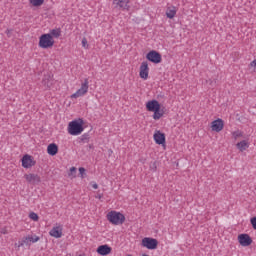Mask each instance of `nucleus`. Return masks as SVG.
<instances>
[{
  "instance_id": "obj_14",
  "label": "nucleus",
  "mask_w": 256,
  "mask_h": 256,
  "mask_svg": "<svg viewBox=\"0 0 256 256\" xmlns=\"http://www.w3.org/2000/svg\"><path fill=\"white\" fill-rule=\"evenodd\" d=\"M51 237H55V239H60L63 237V228L61 226H55L50 230Z\"/></svg>"
},
{
  "instance_id": "obj_31",
  "label": "nucleus",
  "mask_w": 256,
  "mask_h": 256,
  "mask_svg": "<svg viewBox=\"0 0 256 256\" xmlns=\"http://www.w3.org/2000/svg\"><path fill=\"white\" fill-rule=\"evenodd\" d=\"M75 173H77V168L71 167V168H70V173H69L68 175H69V177H71V175H72L73 177H75Z\"/></svg>"
},
{
  "instance_id": "obj_32",
  "label": "nucleus",
  "mask_w": 256,
  "mask_h": 256,
  "mask_svg": "<svg viewBox=\"0 0 256 256\" xmlns=\"http://www.w3.org/2000/svg\"><path fill=\"white\" fill-rule=\"evenodd\" d=\"M82 47H84V49H88L89 48V44H87V38H83L82 39Z\"/></svg>"
},
{
  "instance_id": "obj_11",
  "label": "nucleus",
  "mask_w": 256,
  "mask_h": 256,
  "mask_svg": "<svg viewBox=\"0 0 256 256\" xmlns=\"http://www.w3.org/2000/svg\"><path fill=\"white\" fill-rule=\"evenodd\" d=\"M224 125L225 124L223 122V119L218 118L217 120H214L212 122L211 129H212V131H216V133H219V132L223 131Z\"/></svg>"
},
{
  "instance_id": "obj_9",
  "label": "nucleus",
  "mask_w": 256,
  "mask_h": 256,
  "mask_svg": "<svg viewBox=\"0 0 256 256\" xmlns=\"http://www.w3.org/2000/svg\"><path fill=\"white\" fill-rule=\"evenodd\" d=\"M35 165V160H33V157L26 154L23 156L22 158V167H24V169H31V167H34Z\"/></svg>"
},
{
  "instance_id": "obj_26",
  "label": "nucleus",
  "mask_w": 256,
  "mask_h": 256,
  "mask_svg": "<svg viewBox=\"0 0 256 256\" xmlns=\"http://www.w3.org/2000/svg\"><path fill=\"white\" fill-rule=\"evenodd\" d=\"M30 3L33 7H41L45 3V0H30Z\"/></svg>"
},
{
  "instance_id": "obj_27",
  "label": "nucleus",
  "mask_w": 256,
  "mask_h": 256,
  "mask_svg": "<svg viewBox=\"0 0 256 256\" xmlns=\"http://www.w3.org/2000/svg\"><path fill=\"white\" fill-rule=\"evenodd\" d=\"M232 137L237 140L239 137H243V132L240 130L232 132Z\"/></svg>"
},
{
  "instance_id": "obj_36",
  "label": "nucleus",
  "mask_w": 256,
  "mask_h": 256,
  "mask_svg": "<svg viewBox=\"0 0 256 256\" xmlns=\"http://www.w3.org/2000/svg\"><path fill=\"white\" fill-rule=\"evenodd\" d=\"M101 197H103V194H98V196H96L97 199H101Z\"/></svg>"
},
{
  "instance_id": "obj_28",
  "label": "nucleus",
  "mask_w": 256,
  "mask_h": 256,
  "mask_svg": "<svg viewBox=\"0 0 256 256\" xmlns=\"http://www.w3.org/2000/svg\"><path fill=\"white\" fill-rule=\"evenodd\" d=\"M29 217H30V219H32V221H39V215H37V213H35V212H31L29 214Z\"/></svg>"
},
{
  "instance_id": "obj_13",
  "label": "nucleus",
  "mask_w": 256,
  "mask_h": 256,
  "mask_svg": "<svg viewBox=\"0 0 256 256\" xmlns=\"http://www.w3.org/2000/svg\"><path fill=\"white\" fill-rule=\"evenodd\" d=\"M24 179H26L28 183H32V185H37V183H41V177H39V175L37 174H26L24 175Z\"/></svg>"
},
{
  "instance_id": "obj_30",
  "label": "nucleus",
  "mask_w": 256,
  "mask_h": 256,
  "mask_svg": "<svg viewBox=\"0 0 256 256\" xmlns=\"http://www.w3.org/2000/svg\"><path fill=\"white\" fill-rule=\"evenodd\" d=\"M79 173H80V175H81V179H85V176L87 175V174L85 173V168L80 167V168H79Z\"/></svg>"
},
{
  "instance_id": "obj_22",
  "label": "nucleus",
  "mask_w": 256,
  "mask_h": 256,
  "mask_svg": "<svg viewBox=\"0 0 256 256\" xmlns=\"http://www.w3.org/2000/svg\"><path fill=\"white\" fill-rule=\"evenodd\" d=\"M90 139H91V136L89 135V133H85L81 137L78 138V143L80 145H85V143H89Z\"/></svg>"
},
{
  "instance_id": "obj_20",
  "label": "nucleus",
  "mask_w": 256,
  "mask_h": 256,
  "mask_svg": "<svg viewBox=\"0 0 256 256\" xmlns=\"http://www.w3.org/2000/svg\"><path fill=\"white\" fill-rule=\"evenodd\" d=\"M236 147L241 152L247 151V149H249V142H247V140H242L236 144Z\"/></svg>"
},
{
  "instance_id": "obj_5",
  "label": "nucleus",
  "mask_w": 256,
  "mask_h": 256,
  "mask_svg": "<svg viewBox=\"0 0 256 256\" xmlns=\"http://www.w3.org/2000/svg\"><path fill=\"white\" fill-rule=\"evenodd\" d=\"M158 245H159V241H157V239L149 238V237L142 239V247H146V249H150V250L157 249Z\"/></svg>"
},
{
  "instance_id": "obj_37",
  "label": "nucleus",
  "mask_w": 256,
  "mask_h": 256,
  "mask_svg": "<svg viewBox=\"0 0 256 256\" xmlns=\"http://www.w3.org/2000/svg\"><path fill=\"white\" fill-rule=\"evenodd\" d=\"M89 149H93V145H89Z\"/></svg>"
},
{
  "instance_id": "obj_35",
  "label": "nucleus",
  "mask_w": 256,
  "mask_h": 256,
  "mask_svg": "<svg viewBox=\"0 0 256 256\" xmlns=\"http://www.w3.org/2000/svg\"><path fill=\"white\" fill-rule=\"evenodd\" d=\"M92 187H93V189H99V185H97V183H94V184L92 185Z\"/></svg>"
},
{
  "instance_id": "obj_23",
  "label": "nucleus",
  "mask_w": 256,
  "mask_h": 256,
  "mask_svg": "<svg viewBox=\"0 0 256 256\" xmlns=\"http://www.w3.org/2000/svg\"><path fill=\"white\" fill-rule=\"evenodd\" d=\"M27 246V245H31V243L29 242V238L23 237L22 240H20L18 243L15 244L16 247H23V246Z\"/></svg>"
},
{
  "instance_id": "obj_25",
  "label": "nucleus",
  "mask_w": 256,
  "mask_h": 256,
  "mask_svg": "<svg viewBox=\"0 0 256 256\" xmlns=\"http://www.w3.org/2000/svg\"><path fill=\"white\" fill-rule=\"evenodd\" d=\"M26 237L28 238V242L30 243V245L31 243H37V241H39L40 239L37 235H28Z\"/></svg>"
},
{
  "instance_id": "obj_4",
  "label": "nucleus",
  "mask_w": 256,
  "mask_h": 256,
  "mask_svg": "<svg viewBox=\"0 0 256 256\" xmlns=\"http://www.w3.org/2000/svg\"><path fill=\"white\" fill-rule=\"evenodd\" d=\"M89 91V80L85 79L84 83H82L81 88L78 89L74 94L71 95L72 99H77V97H83L85 93Z\"/></svg>"
},
{
  "instance_id": "obj_38",
  "label": "nucleus",
  "mask_w": 256,
  "mask_h": 256,
  "mask_svg": "<svg viewBox=\"0 0 256 256\" xmlns=\"http://www.w3.org/2000/svg\"><path fill=\"white\" fill-rule=\"evenodd\" d=\"M78 256H85V254H80V255H78Z\"/></svg>"
},
{
  "instance_id": "obj_33",
  "label": "nucleus",
  "mask_w": 256,
  "mask_h": 256,
  "mask_svg": "<svg viewBox=\"0 0 256 256\" xmlns=\"http://www.w3.org/2000/svg\"><path fill=\"white\" fill-rule=\"evenodd\" d=\"M250 223H251L253 229H255V231H256V217L251 218Z\"/></svg>"
},
{
  "instance_id": "obj_21",
  "label": "nucleus",
  "mask_w": 256,
  "mask_h": 256,
  "mask_svg": "<svg viewBox=\"0 0 256 256\" xmlns=\"http://www.w3.org/2000/svg\"><path fill=\"white\" fill-rule=\"evenodd\" d=\"M47 35H50V37H52V39H53V37L55 39H59V37H61V28L52 29V30H50L49 33H47Z\"/></svg>"
},
{
  "instance_id": "obj_7",
  "label": "nucleus",
  "mask_w": 256,
  "mask_h": 256,
  "mask_svg": "<svg viewBox=\"0 0 256 256\" xmlns=\"http://www.w3.org/2000/svg\"><path fill=\"white\" fill-rule=\"evenodd\" d=\"M238 242L242 247H249L253 243V239L249 234H240L238 235Z\"/></svg>"
},
{
  "instance_id": "obj_16",
  "label": "nucleus",
  "mask_w": 256,
  "mask_h": 256,
  "mask_svg": "<svg viewBox=\"0 0 256 256\" xmlns=\"http://www.w3.org/2000/svg\"><path fill=\"white\" fill-rule=\"evenodd\" d=\"M154 141L157 145H165V134L161 133V131H157L154 134Z\"/></svg>"
},
{
  "instance_id": "obj_1",
  "label": "nucleus",
  "mask_w": 256,
  "mask_h": 256,
  "mask_svg": "<svg viewBox=\"0 0 256 256\" xmlns=\"http://www.w3.org/2000/svg\"><path fill=\"white\" fill-rule=\"evenodd\" d=\"M83 119L73 120L68 125V133L70 135H81L83 133Z\"/></svg>"
},
{
  "instance_id": "obj_39",
  "label": "nucleus",
  "mask_w": 256,
  "mask_h": 256,
  "mask_svg": "<svg viewBox=\"0 0 256 256\" xmlns=\"http://www.w3.org/2000/svg\"><path fill=\"white\" fill-rule=\"evenodd\" d=\"M126 256H132L131 254H128V255H126Z\"/></svg>"
},
{
  "instance_id": "obj_24",
  "label": "nucleus",
  "mask_w": 256,
  "mask_h": 256,
  "mask_svg": "<svg viewBox=\"0 0 256 256\" xmlns=\"http://www.w3.org/2000/svg\"><path fill=\"white\" fill-rule=\"evenodd\" d=\"M153 113H154L153 114V119L155 121H159V119L163 117V113H161V109L154 110Z\"/></svg>"
},
{
  "instance_id": "obj_12",
  "label": "nucleus",
  "mask_w": 256,
  "mask_h": 256,
  "mask_svg": "<svg viewBox=\"0 0 256 256\" xmlns=\"http://www.w3.org/2000/svg\"><path fill=\"white\" fill-rule=\"evenodd\" d=\"M146 109L153 113L154 111H157V109H161V104H159V101L157 100H151L146 103Z\"/></svg>"
},
{
  "instance_id": "obj_15",
  "label": "nucleus",
  "mask_w": 256,
  "mask_h": 256,
  "mask_svg": "<svg viewBox=\"0 0 256 256\" xmlns=\"http://www.w3.org/2000/svg\"><path fill=\"white\" fill-rule=\"evenodd\" d=\"M110 253H111V247L107 244L101 245L97 248L98 255L105 256V255H109Z\"/></svg>"
},
{
  "instance_id": "obj_18",
  "label": "nucleus",
  "mask_w": 256,
  "mask_h": 256,
  "mask_svg": "<svg viewBox=\"0 0 256 256\" xmlns=\"http://www.w3.org/2000/svg\"><path fill=\"white\" fill-rule=\"evenodd\" d=\"M42 83L47 89H51L53 86V83H55V80L51 77V75H47L43 78Z\"/></svg>"
},
{
  "instance_id": "obj_34",
  "label": "nucleus",
  "mask_w": 256,
  "mask_h": 256,
  "mask_svg": "<svg viewBox=\"0 0 256 256\" xmlns=\"http://www.w3.org/2000/svg\"><path fill=\"white\" fill-rule=\"evenodd\" d=\"M251 67H256V60H253L251 63H250Z\"/></svg>"
},
{
  "instance_id": "obj_10",
  "label": "nucleus",
  "mask_w": 256,
  "mask_h": 256,
  "mask_svg": "<svg viewBox=\"0 0 256 256\" xmlns=\"http://www.w3.org/2000/svg\"><path fill=\"white\" fill-rule=\"evenodd\" d=\"M140 77L141 79H144V80L149 79V64L147 63V61H144L141 63Z\"/></svg>"
},
{
  "instance_id": "obj_3",
  "label": "nucleus",
  "mask_w": 256,
  "mask_h": 256,
  "mask_svg": "<svg viewBox=\"0 0 256 256\" xmlns=\"http://www.w3.org/2000/svg\"><path fill=\"white\" fill-rule=\"evenodd\" d=\"M55 45V40L49 34H42L39 38V47L41 49H49Z\"/></svg>"
},
{
  "instance_id": "obj_17",
  "label": "nucleus",
  "mask_w": 256,
  "mask_h": 256,
  "mask_svg": "<svg viewBox=\"0 0 256 256\" xmlns=\"http://www.w3.org/2000/svg\"><path fill=\"white\" fill-rule=\"evenodd\" d=\"M47 153L48 155H51L52 157H54V155L59 153V146H57V144L55 143L49 144L47 147Z\"/></svg>"
},
{
  "instance_id": "obj_8",
  "label": "nucleus",
  "mask_w": 256,
  "mask_h": 256,
  "mask_svg": "<svg viewBox=\"0 0 256 256\" xmlns=\"http://www.w3.org/2000/svg\"><path fill=\"white\" fill-rule=\"evenodd\" d=\"M114 9H122V11H129V0H113Z\"/></svg>"
},
{
  "instance_id": "obj_19",
  "label": "nucleus",
  "mask_w": 256,
  "mask_h": 256,
  "mask_svg": "<svg viewBox=\"0 0 256 256\" xmlns=\"http://www.w3.org/2000/svg\"><path fill=\"white\" fill-rule=\"evenodd\" d=\"M177 15V8L175 6H170L166 9V17L168 19H173Z\"/></svg>"
},
{
  "instance_id": "obj_29",
  "label": "nucleus",
  "mask_w": 256,
  "mask_h": 256,
  "mask_svg": "<svg viewBox=\"0 0 256 256\" xmlns=\"http://www.w3.org/2000/svg\"><path fill=\"white\" fill-rule=\"evenodd\" d=\"M157 165H159V163L157 161L151 162L150 163V171H157Z\"/></svg>"
},
{
  "instance_id": "obj_2",
  "label": "nucleus",
  "mask_w": 256,
  "mask_h": 256,
  "mask_svg": "<svg viewBox=\"0 0 256 256\" xmlns=\"http://www.w3.org/2000/svg\"><path fill=\"white\" fill-rule=\"evenodd\" d=\"M107 219L112 225H123L125 223V215L121 212L111 211L107 214Z\"/></svg>"
},
{
  "instance_id": "obj_6",
  "label": "nucleus",
  "mask_w": 256,
  "mask_h": 256,
  "mask_svg": "<svg viewBox=\"0 0 256 256\" xmlns=\"http://www.w3.org/2000/svg\"><path fill=\"white\" fill-rule=\"evenodd\" d=\"M146 59L150 61L151 63L159 64L162 61L161 54L155 50L150 51L146 55Z\"/></svg>"
}]
</instances>
